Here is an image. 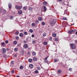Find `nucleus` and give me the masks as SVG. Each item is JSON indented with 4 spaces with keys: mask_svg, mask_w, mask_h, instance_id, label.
Instances as JSON below:
<instances>
[{
    "mask_svg": "<svg viewBox=\"0 0 77 77\" xmlns=\"http://www.w3.org/2000/svg\"><path fill=\"white\" fill-rule=\"evenodd\" d=\"M15 39H17V40H18V39H19V37H18V36H16L15 37Z\"/></svg>",
    "mask_w": 77,
    "mask_h": 77,
    "instance_id": "c756f323",
    "label": "nucleus"
},
{
    "mask_svg": "<svg viewBox=\"0 0 77 77\" xmlns=\"http://www.w3.org/2000/svg\"><path fill=\"white\" fill-rule=\"evenodd\" d=\"M13 43L14 44H15V45H17V41H14Z\"/></svg>",
    "mask_w": 77,
    "mask_h": 77,
    "instance_id": "2eb2a0df",
    "label": "nucleus"
},
{
    "mask_svg": "<svg viewBox=\"0 0 77 77\" xmlns=\"http://www.w3.org/2000/svg\"><path fill=\"white\" fill-rule=\"evenodd\" d=\"M8 50H9V49H8Z\"/></svg>",
    "mask_w": 77,
    "mask_h": 77,
    "instance_id": "69168bd1",
    "label": "nucleus"
},
{
    "mask_svg": "<svg viewBox=\"0 0 77 77\" xmlns=\"http://www.w3.org/2000/svg\"><path fill=\"white\" fill-rule=\"evenodd\" d=\"M29 11H32V8L31 7H30L29 8Z\"/></svg>",
    "mask_w": 77,
    "mask_h": 77,
    "instance_id": "cd10ccee",
    "label": "nucleus"
},
{
    "mask_svg": "<svg viewBox=\"0 0 77 77\" xmlns=\"http://www.w3.org/2000/svg\"><path fill=\"white\" fill-rule=\"evenodd\" d=\"M55 41H58V39L57 38H56L55 39Z\"/></svg>",
    "mask_w": 77,
    "mask_h": 77,
    "instance_id": "603ef678",
    "label": "nucleus"
},
{
    "mask_svg": "<svg viewBox=\"0 0 77 77\" xmlns=\"http://www.w3.org/2000/svg\"><path fill=\"white\" fill-rule=\"evenodd\" d=\"M52 35L53 37H56V34L55 33L53 34Z\"/></svg>",
    "mask_w": 77,
    "mask_h": 77,
    "instance_id": "5701e85b",
    "label": "nucleus"
},
{
    "mask_svg": "<svg viewBox=\"0 0 77 77\" xmlns=\"http://www.w3.org/2000/svg\"><path fill=\"white\" fill-rule=\"evenodd\" d=\"M75 30H71L69 31L68 32V33H71L72 32H74Z\"/></svg>",
    "mask_w": 77,
    "mask_h": 77,
    "instance_id": "423d86ee",
    "label": "nucleus"
},
{
    "mask_svg": "<svg viewBox=\"0 0 77 77\" xmlns=\"http://www.w3.org/2000/svg\"><path fill=\"white\" fill-rule=\"evenodd\" d=\"M18 13L19 14H22L23 13V11L21 10L19 11H18Z\"/></svg>",
    "mask_w": 77,
    "mask_h": 77,
    "instance_id": "9d476101",
    "label": "nucleus"
},
{
    "mask_svg": "<svg viewBox=\"0 0 77 77\" xmlns=\"http://www.w3.org/2000/svg\"><path fill=\"white\" fill-rule=\"evenodd\" d=\"M20 32H23V30L22 29L20 31Z\"/></svg>",
    "mask_w": 77,
    "mask_h": 77,
    "instance_id": "4d7b16f0",
    "label": "nucleus"
},
{
    "mask_svg": "<svg viewBox=\"0 0 77 77\" xmlns=\"http://www.w3.org/2000/svg\"><path fill=\"white\" fill-rule=\"evenodd\" d=\"M35 73H36V74H38V71L37 70H36L35 71Z\"/></svg>",
    "mask_w": 77,
    "mask_h": 77,
    "instance_id": "37998d69",
    "label": "nucleus"
},
{
    "mask_svg": "<svg viewBox=\"0 0 77 77\" xmlns=\"http://www.w3.org/2000/svg\"><path fill=\"white\" fill-rule=\"evenodd\" d=\"M32 44H35L36 43V41L33 40L32 42Z\"/></svg>",
    "mask_w": 77,
    "mask_h": 77,
    "instance_id": "ea45409f",
    "label": "nucleus"
},
{
    "mask_svg": "<svg viewBox=\"0 0 77 77\" xmlns=\"http://www.w3.org/2000/svg\"><path fill=\"white\" fill-rule=\"evenodd\" d=\"M29 62H31L32 61V60L31 59H29Z\"/></svg>",
    "mask_w": 77,
    "mask_h": 77,
    "instance_id": "72a5a7b5",
    "label": "nucleus"
},
{
    "mask_svg": "<svg viewBox=\"0 0 77 77\" xmlns=\"http://www.w3.org/2000/svg\"><path fill=\"white\" fill-rule=\"evenodd\" d=\"M76 35H77V31L75 32Z\"/></svg>",
    "mask_w": 77,
    "mask_h": 77,
    "instance_id": "e2e57ef3",
    "label": "nucleus"
},
{
    "mask_svg": "<svg viewBox=\"0 0 77 77\" xmlns=\"http://www.w3.org/2000/svg\"><path fill=\"white\" fill-rule=\"evenodd\" d=\"M47 2H43V4L44 5H47Z\"/></svg>",
    "mask_w": 77,
    "mask_h": 77,
    "instance_id": "393cba45",
    "label": "nucleus"
},
{
    "mask_svg": "<svg viewBox=\"0 0 77 77\" xmlns=\"http://www.w3.org/2000/svg\"><path fill=\"white\" fill-rule=\"evenodd\" d=\"M35 23H36V24H38L39 23V21L38 20H36L35 22Z\"/></svg>",
    "mask_w": 77,
    "mask_h": 77,
    "instance_id": "4c0bfd02",
    "label": "nucleus"
},
{
    "mask_svg": "<svg viewBox=\"0 0 77 77\" xmlns=\"http://www.w3.org/2000/svg\"><path fill=\"white\" fill-rule=\"evenodd\" d=\"M43 8L44 9V11L45 12H46L47 11V8H46V7L45 6H43Z\"/></svg>",
    "mask_w": 77,
    "mask_h": 77,
    "instance_id": "6e6552de",
    "label": "nucleus"
},
{
    "mask_svg": "<svg viewBox=\"0 0 77 77\" xmlns=\"http://www.w3.org/2000/svg\"><path fill=\"white\" fill-rule=\"evenodd\" d=\"M48 57H49V56H47V57H46L44 59L45 60H47V59L48 58Z\"/></svg>",
    "mask_w": 77,
    "mask_h": 77,
    "instance_id": "473e14b6",
    "label": "nucleus"
},
{
    "mask_svg": "<svg viewBox=\"0 0 77 77\" xmlns=\"http://www.w3.org/2000/svg\"><path fill=\"white\" fill-rule=\"evenodd\" d=\"M24 35H28V33L26 32H24Z\"/></svg>",
    "mask_w": 77,
    "mask_h": 77,
    "instance_id": "4be33fe9",
    "label": "nucleus"
},
{
    "mask_svg": "<svg viewBox=\"0 0 77 77\" xmlns=\"http://www.w3.org/2000/svg\"><path fill=\"white\" fill-rule=\"evenodd\" d=\"M2 50L4 53H6V49L5 48H2Z\"/></svg>",
    "mask_w": 77,
    "mask_h": 77,
    "instance_id": "1a4fd4ad",
    "label": "nucleus"
},
{
    "mask_svg": "<svg viewBox=\"0 0 77 77\" xmlns=\"http://www.w3.org/2000/svg\"><path fill=\"white\" fill-rule=\"evenodd\" d=\"M58 1H60V2H61L62 0H58Z\"/></svg>",
    "mask_w": 77,
    "mask_h": 77,
    "instance_id": "bf43d9fd",
    "label": "nucleus"
},
{
    "mask_svg": "<svg viewBox=\"0 0 77 77\" xmlns=\"http://www.w3.org/2000/svg\"><path fill=\"white\" fill-rule=\"evenodd\" d=\"M29 31L31 33H32V32H33V30H32V29H30Z\"/></svg>",
    "mask_w": 77,
    "mask_h": 77,
    "instance_id": "f704fd0d",
    "label": "nucleus"
},
{
    "mask_svg": "<svg viewBox=\"0 0 77 77\" xmlns=\"http://www.w3.org/2000/svg\"><path fill=\"white\" fill-rule=\"evenodd\" d=\"M57 61V59H55L54 60V62H55V63H56Z\"/></svg>",
    "mask_w": 77,
    "mask_h": 77,
    "instance_id": "79ce46f5",
    "label": "nucleus"
},
{
    "mask_svg": "<svg viewBox=\"0 0 77 77\" xmlns=\"http://www.w3.org/2000/svg\"><path fill=\"white\" fill-rule=\"evenodd\" d=\"M45 22H42V25H43V26H44V25H45Z\"/></svg>",
    "mask_w": 77,
    "mask_h": 77,
    "instance_id": "58836bf2",
    "label": "nucleus"
},
{
    "mask_svg": "<svg viewBox=\"0 0 77 77\" xmlns=\"http://www.w3.org/2000/svg\"><path fill=\"white\" fill-rule=\"evenodd\" d=\"M16 77H20L18 75L16 76Z\"/></svg>",
    "mask_w": 77,
    "mask_h": 77,
    "instance_id": "0e129e2a",
    "label": "nucleus"
},
{
    "mask_svg": "<svg viewBox=\"0 0 77 77\" xmlns=\"http://www.w3.org/2000/svg\"><path fill=\"white\" fill-rule=\"evenodd\" d=\"M32 54L33 56H35L36 55V53L35 52H33L32 53Z\"/></svg>",
    "mask_w": 77,
    "mask_h": 77,
    "instance_id": "aec40b11",
    "label": "nucleus"
},
{
    "mask_svg": "<svg viewBox=\"0 0 77 77\" xmlns=\"http://www.w3.org/2000/svg\"><path fill=\"white\" fill-rule=\"evenodd\" d=\"M14 57H17V54H15L14 55Z\"/></svg>",
    "mask_w": 77,
    "mask_h": 77,
    "instance_id": "864d4df0",
    "label": "nucleus"
},
{
    "mask_svg": "<svg viewBox=\"0 0 77 77\" xmlns=\"http://www.w3.org/2000/svg\"><path fill=\"white\" fill-rule=\"evenodd\" d=\"M37 69L38 70H40L41 69V68L39 67H38Z\"/></svg>",
    "mask_w": 77,
    "mask_h": 77,
    "instance_id": "a18cd8bd",
    "label": "nucleus"
},
{
    "mask_svg": "<svg viewBox=\"0 0 77 77\" xmlns=\"http://www.w3.org/2000/svg\"><path fill=\"white\" fill-rule=\"evenodd\" d=\"M11 72H12V74H14V72H15V71L14 70H12L11 71Z\"/></svg>",
    "mask_w": 77,
    "mask_h": 77,
    "instance_id": "49530a36",
    "label": "nucleus"
},
{
    "mask_svg": "<svg viewBox=\"0 0 77 77\" xmlns=\"http://www.w3.org/2000/svg\"><path fill=\"white\" fill-rule=\"evenodd\" d=\"M33 60H34V61H36L37 60V58H36L35 57H34L33 58Z\"/></svg>",
    "mask_w": 77,
    "mask_h": 77,
    "instance_id": "dca6fc26",
    "label": "nucleus"
},
{
    "mask_svg": "<svg viewBox=\"0 0 77 77\" xmlns=\"http://www.w3.org/2000/svg\"><path fill=\"white\" fill-rule=\"evenodd\" d=\"M59 74H60L61 73V72H62V71H61V70H57Z\"/></svg>",
    "mask_w": 77,
    "mask_h": 77,
    "instance_id": "4468645a",
    "label": "nucleus"
},
{
    "mask_svg": "<svg viewBox=\"0 0 77 77\" xmlns=\"http://www.w3.org/2000/svg\"><path fill=\"white\" fill-rule=\"evenodd\" d=\"M31 26L32 27H34L35 26V23H32L31 24Z\"/></svg>",
    "mask_w": 77,
    "mask_h": 77,
    "instance_id": "f3484780",
    "label": "nucleus"
},
{
    "mask_svg": "<svg viewBox=\"0 0 77 77\" xmlns=\"http://www.w3.org/2000/svg\"><path fill=\"white\" fill-rule=\"evenodd\" d=\"M8 8L9 9H11L12 8V4L11 3H9L8 4Z\"/></svg>",
    "mask_w": 77,
    "mask_h": 77,
    "instance_id": "39448f33",
    "label": "nucleus"
},
{
    "mask_svg": "<svg viewBox=\"0 0 77 77\" xmlns=\"http://www.w3.org/2000/svg\"><path fill=\"white\" fill-rule=\"evenodd\" d=\"M38 20L39 21H42V18L39 17L38 18Z\"/></svg>",
    "mask_w": 77,
    "mask_h": 77,
    "instance_id": "c85d7f7f",
    "label": "nucleus"
},
{
    "mask_svg": "<svg viewBox=\"0 0 77 77\" xmlns=\"http://www.w3.org/2000/svg\"><path fill=\"white\" fill-rule=\"evenodd\" d=\"M48 44V43L47 42H45L43 43L44 45H47Z\"/></svg>",
    "mask_w": 77,
    "mask_h": 77,
    "instance_id": "f8f14e48",
    "label": "nucleus"
},
{
    "mask_svg": "<svg viewBox=\"0 0 77 77\" xmlns=\"http://www.w3.org/2000/svg\"><path fill=\"white\" fill-rule=\"evenodd\" d=\"M15 8L16 9H17V10L21 9L22 8V7L19 6L18 5H16L15 7Z\"/></svg>",
    "mask_w": 77,
    "mask_h": 77,
    "instance_id": "20e7f679",
    "label": "nucleus"
},
{
    "mask_svg": "<svg viewBox=\"0 0 77 77\" xmlns=\"http://www.w3.org/2000/svg\"><path fill=\"white\" fill-rule=\"evenodd\" d=\"M18 48H14V51H15V52L18 51Z\"/></svg>",
    "mask_w": 77,
    "mask_h": 77,
    "instance_id": "ddd939ff",
    "label": "nucleus"
},
{
    "mask_svg": "<svg viewBox=\"0 0 77 77\" xmlns=\"http://www.w3.org/2000/svg\"><path fill=\"white\" fill-rule=\"evenodd\" d=\"M56 20L55 19H53L51 21H50V24L51 26H53L54 24H55L56 23Z\"/></svg>",
    "mask_w": 77,
    "mask_h": 77,
    "instance_id": "f257e3e1",
    "label": "nucleus"
},
{
    "mask_svg": "<svg viewBox=\"0 0 77 77\" xmlns=\"http://www.w3.org/2000/svg\"><path fill=\"white\" fill-rule=\"evenodd\" d=\"M63 19H64V20H67L66 18V17H63Z\"/></svg>",
    "mask_w": 77,
    "mask_h": 77,
    "instance_id": "c03bdc74",
    "label": "nucleus"
},
{
    "mask_svg": "<svg viewBox=\"0 0 77 77\" xmlns=\"http://www.w3.org/2000/svg\"><path fill=\"white\" fill-rule=\"evenodd\" d=\"M27 54H30V52H28Z\"/></svg>",
    "mask_w": 77,
    "mask_h": 77,
    "instance_id": "13d9d810",
    "label": "nucleus"
},
{
    "mask_svg": "<svg viewBox=\"0 0 77 77\" xmlns=\"http://www.w3.org/2000/svg\"><path fill=\"white\" fill-rule=\"evenodd\" d=\"M29 67L31 68H32L33 67V65L32 64H30L29 66Z\"/></svg>",
    "mask_w": 77,
    "mask_h": 77,
    "instance_id": "a211bd4d",
    "label": "nucleus"
},
{
    "mask_svg": "<svg viewBox=\"0 0 77 77\" xmlns=\"http://www.w3.org/2000/svg\"><path fill=\"white\" fill-rule=\"evenodd\" d=\"M48 39L49 40H50V41H51L52 39H53V38H52V37H50L48 38Z\"/></svg>",
    "mask_w": 77,
    "mask_h": 77,
    "instance_id": "6ab92c4d",
    "label": "nucleus"
},
{
    "mask_svg": "<svg viewBox=\"0 0 77 77\" xmlns=\"http://www.w3.org/2000/svg\"><path fill=\"white\" fill-rule=\"evenodd\" d=\"M21 44H18L17 45V47H21Z\"/></svg>",
    "mask_w": 77,
    "mask_h": 77,
    "instance_id": "e433bc0d",
    "label": "nucleus"
},
{
    "mask_svg": "<svg viewBox=\"0 0 77 77\" xmlns=\"http://www.w3.org/2000/svg\"><path fill=\"white\" fill-rule=\"evenodd\" d=\"M11 64H12V65H14V61H12L11 62Z\"/></svg>",
    "mask_w": 77,
    "mask_h": 77,
    "instance_id": "09e8293b",
    "label": "nucleus"
},
{
    "mask_svg": "<svg viewBox=\"0 0 77 77\" xmlns=\"http://www.w3.org/2000/svg\"><path fill=\"white\" fill-rule=\"evenodd\" d=\"M19 36L20 37H22L23 36V34L22 33H20L19 34Z\"/></svg>",
    "mask_w": 77,
    "mask_h": 77,
    "instance_id": "9b49d317",
    "label": "nucleus"
},
{
    "mask_svg": "<svg viewBox=\"0 0 77 77\" xmlns=\"http://www.w3.org/2000/svg\"><path fill=\"white\" fill-rule=\"evenodd\" d=\"M69 71H72V68H69Z\"/></svg>",
    "mask_w": 77,
    "mask_h": 77,
    "instance_id": "de8ad7c7",
    "label": "nucleus"
},
{
    "mask_svg": "<svg viewBox=\"0 0 77 77\" xmlns=\"http://www.w3.org/2000/svg\"><path fill=\"white\" fill-rule=\"evenodd\" d=\"M23 68H24V67L22 66H21L20 67V69H23Z\"/></svg>",
    "mask_w": 77,
    "mask_h": 77,
    "instance_id": "412c9836",
    "label": "nucleus"
},
{
    "mask_svg": "<svg viewBox=\"0 0 77 77\" xmlns=\"http://www.w3.org/2000/svg\"><path fill=\"white\" fill-rule=\"evenodd\" d=\"M34 35L33 34L32 35V38L34 37Z\"/></svg>",
    "mask_w": 77,
    "mask_h": 77,
    "instance_id": "6e6d98bb",
    "label": "nucleus"
},
{
    "mask_svg": "<svg viewBox=\"0 0 77 77\" xmlns=\"http://www.w3.org/2000/svg\"><path fill=\"white\" fill-rule=\"evenodd\" d=\"M64 14H67V12L66 11H65Z\"/></svg>",
    "mask_w": 77,
    "mask_h": 77,
    "instance_id": "5fc2aeb1",
    "label": "nucleus"
},
{
    "mask_svg": "<svg viewBox=\"0 0 77 77\" xmlns=\"http://www.w3.org/2000/svg\"><path fill=\"white\" fill-rule=\"evenodd\" d=\"M5 42L6 44H8V40H6L5 41Z\"/></svg>",
    "mask_w": 77,
    "mask_h": 77,
    "instance_id": "3c124183",
    "label": "nucleus"
},
{
    "mask_svg": "<svg viewBox=\"0 0 77 77\" xmlns=\"http://www.w3.org/2000/svg\"><path fill=\"white\" fill-rule=\"evenodd\" d=\"M15 34L16 35H19V32L18 31H16L15 32Z\"/></svg>",
    "mask_w": 77,
    "mask_h": 77,
    "instance_id": "bb28decb",
    "label": "nucleus"
},
{
    "mask_svg": "<svg viewBox=\"0 0 77 77\" xmlns=\"http://www.w3.org/2000/svg\"><path fill=\"white\" fill-rule=\"evenodd\" d=\"M3 11V9L2 8H0V13H1V12H2Z\"/></svg>",
    "mask_w": 77,
    "mask_h": 77,
    "instance_id": "7c9ffc66",
    "label": "nucleus"
},
{
    "mask_svg": "<svg viewBox=\"0 0 77 77\" xmlns=\"http://www.w3.org/2000/svg\"><path fill=\"white\" fill-rule=\"evenodd\" d=\"M45 63H48V61L47 60H45Z\"/></svg>",
    "mask_w": 77,
    "mask_h": 77,
    "instance_id": "8fccbe9b",
    "label": "nucleus"
},
{
    "mask_svg": "<svg viewBox=\"0 0 77 77\" xmlns=\"http://www.w3.org/2000/svg\"><path fill=\"white\" fill-rule=\"evenodd\" d=\"M47 35L45 32L43 34V36H45Z\"/></svg>",
    "mask_w": 77,
    "mask_h": 77,
    "instance_id": "a878e982",
    "label": "nucleus"
},
{
    "mask_svg": "<svg viewBox=\"0 0 77 77\" xmlns=\"http://www.w3.org/2000/svg\"><path fill=\"white\" fill-rule=\"evenodd\" d=\"M10 18L11 20H12L14 18V17L12 16H10Z\"/></svg>",
    "mask_w": 77,
    "mask_h": 77,
    "instance_id": "2f4dec72",
    "label": "nucleus"
},
{
    "mask_svg": "<svg viewBox=\"0 0 77 77\" xmlns=\"http://www.w3.org/2000/svg\"><path fill=\"white\" fill-rule=\"evenodd\" d=\"M6 13V11L5 10L3 11V13H4V14H5V13Z\"/></svg>",
    "mask_w": 77,
    "mask_h": 77,
    "instance_id": "a19ab883",
    "label": "nucleus"
},
{
    "mask_svg": "<svg viewBox=\"0 0 77 77\" xmlns=\"http://www.w3.org/2000/svg\"><path fill=\"white\" fill-rule=\"evenodd\" d=\"M23 10H26V9H27V7H24L23 8Z\"/></svg>",
    "mask_w": 77,
    "mask_h": 77,
    "instance_id": "b1692460",
    "label": "nucleus"
},
{
    "mask_svg": "<svg viewBox=\"0 0 77 77\" xmlns=\"http://www.w3.org/2000/svg\"><path fill=\"white\" fill-rule=\"evenodd\" d=\"M26 42V41H24V44H25Z\"/></svg>",
    "mask_w": 77,
    "mask_h": 77,
    "instance_id": "052dcab7",
    "label": "nucleus"
},
{
    "mask_svg": "<svg viewBox=\"0 0 77 77\" xmlns=\"http://www.w3.org/2000/svg\"><path fill=\"white\" fill-rule=\"evenodd\" d=\"M1 45L2 46H4V45H5V43H4V42L2 43H1Z\"/></svg>",
    "mask_w": 77,
    "mask_h": 77,
    "instance_id": "c9c22d12",
    "label": "nucleus"
},
{
    "mask_svg": "<svg viewBox=\"0 0 77 77\" xmlns=\"http://www.w3.org/2000/svg\"><path fill=\"white\" fill-rule=\"evenodd\" d=\"M24 48H28V45L27 44H25L24 45Z\"/></svg>",
    "mask_w": 77,
    "mask_h": 77,
    "instance_id": "0eeeda50",
    "label": "nucleus"
},
{
    "mask_svg": "<svg viewBox=\"0 0 77 77\" xmlns=\"http://www.w3.org/2000/svg\"><path fill=\"white\" fill-rule=\"evenodd\" d=\"M56 20L55 19H53L51 21H50V24L51 26H53L54 24H55L56 23Z\"/></svg>",
    "mask_w": 77,
    "mask_h": 77,
    "instance_id": "f03ea898",
    "label": "nucleus"
},
{
    "mask_svg": "<svg viewBox=\"0 0 77 77\" xmlns=\"http://www.w3.org/2000/svg\"><path fill=\"white\" fill-rule=\"evenodd\" d=\"M75 52L76 53H77V50L75 51Z\"/></svg>",
    "mask_w": 77,
    "mask_h": 77,
    "instance_id": "680f3d73",
    "label": "nucleus"
},
{
    "mask_svg": "<svg viewBox=\"0 0 77 77\" xmlns=\"http://www.w3.org/2000/svg\"><path fill=\"white\" fill-rule=\"evenodd\" d=\"M70 48H72V49H75V45L74 44H70Z\"/></svg>",
    "mask_w": 77,
    "mask_h": 77,
    "instance_id": "7ed1b4c3",
    "label": "nucleus"
}]
</instances>
